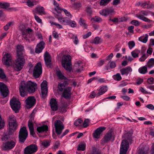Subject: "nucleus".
Instances as JSON below:
<instances>
[{
	"label": "nucleus",
	"mask_w": 154,
	"mask_h": 154,
	"mask_svg": "<svg viewBox=\"0 0 154 154\" xmlns=\"http://www.w3.org/2000/svg\"><path fill=\"white\" fill-rule=\"evenodd\" d=\"M37 88V84L35 82L28 81L26 82L22 81L20 85L19 91L20 96L24 97L26 96L28 91L29 93H33Z\"/></svg>",
	"instance_id": "1"
},
{
	"label": "nucleus",
	"mask_w": 154,
	"mask_h": 154,
	"mask_svg": "<svg viewBox=\"0 0 154 154\" xmlns=\"http://www.w3.org/2000/svg\"><path fill=\"white\" fill-rule=\"evenodd\" d=\"M24 24H20L18 27L19 30L21 32L23 39L27 43H30V40L33 41L35 38H32L33 36V30L30 28L26 29Z\"/></svg>",
	"instance_id": "2"
},
{
	"label": "nucleus",
	"mask_w": 154,
	"mask_h": 154,
	"mask_svg": "<svg viewBox=\"0 0 154 154\" xmlns=\"http://www.w3.org/2000/svg\"><path fill=\"white\" fill-rule=\"evenodd\" d=\"M71 57L69 55H64L61 61L62 66L67 71L70 72L72 68L70 66L71 65Z\"/></svg>",
	"instance_id": "3"
},
{
	"label": "nucleus",
	"mask_w": 154,
	"mask_h": 154,
	"mask_svg": "<svg viewBox=\"0 0 154 154\" xmlns=\"http://www.w3.org/2000/svg\"><path fill=\"white\" fill-rule=\"evenodd\" d=\"M16 142L14 140H10L3 143L1 146V150L8 151L13 149L15 146Z\"/></svg>",
	"instance_id": "4"
},
{
	"label": "nucleus",
	"mask_w": 154,
	"mask_h": 154,
	"mask_svg": "<svg viewBox=\"0 0 154 154\" xmlns=\"http://www.w3.org/2000/svg\"><path fill=\"white\" fill-rule=\"evenodd\" d=\"M25 63V59L23 56H18L14 63V69L17 71H20L23 68Z\"/></svg>",
	"instance_id": "5"
},
{
	"label": "nucleus",
	"mask_w": 154,
	"mask_h": 154,
	"mask_svg": "<svg viewBox=\"0 0 154 154\" xmlns=\"http://www.w3.org/2000/svg\"><path fill=\"white\" fill-rule=\"evenodd\" d=\"M28 135V132L26 127L23 126L20 128L19 132V141L21 143H23Z\"/></svg>",
	"instance_id": "6"
},
{
	"label": "nucleus",
	"mask_w": 154,
	"mask_h": 154,
	"mask_svg": "<svg viewBox=\"0 0 154 154\" xmlns=\"http://www.w3.org/2000/svg\"><path fill=\"white\" fill-rule=\"evenodd\" d=\"M10 104L12 109L15 112H18L20 106V102L16 98L13 97L10 100Z\"/></svg>",
	"instance_id": "7"
},
{
	"label": "nucleus",
	"mask_w": 154,
	"mask_h": 154,
	"mask_svg": "<svg viewBox=\"0 0 154 154\" xmlns=\"http://www.w3.org/2000/svg\"><path fill=\"white\" fill-rule=\"evenodd\" d=\"M129 147L128 141L126 140H123L120 145L119 154H126Z\"/></svg>",
	"instance_id": "8"
},
{
	"label": "nucleus",
	"mask_w": 154,
	"mask_h": 154,
	"mask_svg": "<svg viewBox=\"0 0 154 154\" xmlns=\"http://www.w3.org/2000/svg\"><path fill=\"white\" fill-rule=\"evenodd\" d=\"M54 126L55 132L57 135H60L64 127L63 123L60 120L55 121Z\"/></svg>",
	"instance_id": "9"
},
{
	"label": "nucleus",
	"mask_w": 154,
	"mask_h": 154,
	"mask_svg": "<svg viewBox=\"0 0 154 154\" xmlns=\"http://www.w3.org/2000/svg\"><path fill=\"white\" fill-rule=\"evenodd\" d=\"M37 150L38 146L36 145L31 144L25 148L24 154H33Z\"/></svg>",
	"instance_id": "10"
},
{
	"label": "nucleus",
	"mask_w": 154,
	"mask_h": 154,
	"mask_svg": "<svg viewBox=\"0 0 154 154\" xmlns=\"http://www.w3.org/2000/svg\"><path fill=\"white\" fill-rule=\"evenodd\" d=\"M42 72V67L41 62L38 63L34 68L33 71V76L35 78L38 77Z\"/></svg>",
	"instance_id": "11"
},
{
	"label": "nucleus",
	"mask_w": 154,
	"mask_h": 154,
	"mask_svg": "<svg viewBox=\"0 0 154 154\" xmlns=\"http://www.w3.org/2000/svg\"><path fill=\"white\" fill-rule=\"evenodd\" d=\"M9 125L10 131H14L17 127L16 117L13 115L10 116L9 118Z\"/></svg>",
	"instance_id": "12"
},
{
	"label": "nucleus",
	"mask_w": 154,
	"mask_h": 154,
	"mask_svg": "<svg viewBox=\"0 0 154 154\" xmlns=\"http://www.w3.org/2000/svg\"><path fill=\"white\" fill-rule=\"evenodd\" d=\"M115 139V136L112 131H108L105 135L103 139L101 140L102 144H105L110 141H113Z\"/></svg>",
	"instance_id": "13"
},
{
	"label": "nucleus",
	"mask_w": 154,
	"mask_h": 154,
	"mask_svg": "<svg viewBox=\"0 0 154 154\" xmlns=\"http://www.w3.org/2000/svg\"><path fill=\"white\" fill-rule=\"evenodd\" d=\"M25 102L26 107L29 109L32 107L35 104L36 100L34 97L30 96L27 98Z\"/></svg>",
	"instance_id": "14"
},
{
	"label": "nucleus",
	"mask_w": 154,
	"mask_h": 154,
	"mask_svg": "<svg viewBox=\"0 0 154 154\" xmlns=\"http://www.w3.org/2000/svg\"><path fill=\"white\" fill-rule=\"evenodd\" d=\"M41 93L42 97L43 98L46 97L47 96L48 91L47 87V82L46 80H44L41 84Z\"/></svg>",
	"instance_id": "15"
},
{
	"label": "nucleus",
	"mask_w": 154,
	"mask_h": 154,
	"mask_svg": "<svg viewBox=\"0 0 154 154\" xmlns=\"http://www.w3.org/2000/svg\"><path fill=\"white\" fill-rule=\"evenodd\" d=\"M0 92L4 97H6L8 94V89L6 85L3 82H0Z\"/></svg>",
	"instance_id": "16"
},
{
	"label": "nucleus",
	"mask_w": 154,
	"mask_h": 154,
	"mask_svg": "<svg viewBox=\"0 0 154 154\" xmlns=\"http://www.w3.org/2000/svg\"><path fill=\"white\" fill-rule=\"evenodd\" d=\"M11 55L8 53H5L2 58L3 63L5 65L9 66L11 63Z\"/></svg>",
	"instance_id": "17"
},
{
	"label": "nucleus",
	"mask_w": 154,
	"mask_h": 154,
	"mask_svg": "<svg viewBox=\"0 0 154 154\" xmlns=\"http://www.w3.org/2000/svg\"><path fill=\"white\" fill-rule=\"evenodd\" d=\"M106 129L104 127H101L97 128L93 133V136L95 138H98L100 137L102 133Z\"/></svg>",
	"instance_id": "18"
},
{
	"label": "nucleus",
	"mask_w": 154,
	"mask_h": 154,
	"mask_svg": "<svg viewBox=\"0 0 154 154\" xmlns=\"http://www.w3.org/2000/svg\"><path fill=\"white\" fill-rule=\"evenodd\" d=\"M100 14L105 16L112 15L115 13L114 10L113 9L107 8L101 10L100 11Z\"/></svg>",
	"instance_id": "19"
},
{
	"label": "nucleus",
	"mask_w": 154,
	"mask_h": 154,
	"mask_svg": "<svg viewBox=\"0 0 154 154\" xmlns=\"http://www.w3.org/2000/svg\"><path fill=\"white\" fill-rule=\"evenodd\" d=\"M45 63L48 67H51V56L49 53L46 51L44 56Z\"/></svg>",
	"instance_id": "20"
},
{
	"label": "nucleus",
	"mask_w": 154,
	"mask_h": 154,
	"mask_svg": "<svg viewBox=\"0 0 154 154\" xmlns=\"http://www.w3.org/2000/svg\"><path fill=\"white\" fill-rule=\"evenodd\" d=\"M34 120V118L31 117V119H29L28 122V126L29 129L30 134L34 137L35 132L34 129V123L32 121Z\"/></svg>",
	"instance_id": "21"
},
{
	"label": "nucleus",
	"mask_w": 154,
	"mask_h": 154,
	"mask_svg": "<svg viewBox=\"0 0 154 154\" xmlns=\"http://www.w3.org/2000/svg\"><path fill=\"white\" fill-rule=\"evenodd\" d=\"M45 43L43 41L40 42L38 44L35 48V52L39 54L41 53L45 47Z\"/></svg>",
	"instance_id": "22"
},
{
	"label": "nucleus",
	"mask_w": 154,
	"mask_h": 154,
	"mask_svg": "<svg viewBox=\"0 0 154 154\" xmlns=\"http://www.w3.org/2000/svg\"><path fill=\"white\" fill-rule=\"evenodd\" d=\"M71 88L68 87L64 90L63 93V97L66 99H69L71 97Z\"/></svg>",
	"instance_id": "23"
},
{
	"label": "nucleus",
	"mask_w": 154,
	"mask_h": 154,
	"mask_svg": "<svg viewBox=\"0 0 154 154\" xmlns=\"http://www.w3.org/2000/svg\"><path fill=\"white\" fill-rule=\"evenodd\" d=\"M50 106L52 110L56 111L58 109V104L56 100L54 98L51 99L50 102Z\"/></svg>",
	"instance_id": "24"
},
{
	"label": "nucleus",
	"mask_w": 154,
	"mask_h": 154,
	"mask_svg": "<svg viewBox=\"0 0 154 154\" xmlns=\"http://www.w3.org/2000/svg\"><path fill=\"white\" fill-rule=\"evenodd\" d=\"M132 71V69L130 66H127L120 70V72L122 75H126L127 76Z\"/></svg>",
	"instance_id": "25"
},
{
	"label": "nucleus",
	"mask_w": 154,
	"mask_h": 154,
	"mask_svg": "<svg viewBox=\"0 0 154 154\" xmlns=\"http://www.w3.org/2000/svg\"><path fill=\"white\" fill-rule=\"evenodd\" d=\"M35 10L37 13L40 15H42L45 14L44 8L43 7L40 5L36 7Z\"/></svg>",
	"instance_id": "26"
},
{
	"label": "nucleus",
	"mask_w": 154,
	"mask_h": 154,
	"mask_svg": "<svg viewBox=\"0 0 154 154\" xmlns=\"http://www.w3.org/2000/svg\"><path fill=\"white\" fill-rule=\"evenodd\" d=\"M37 130L39 133L46 131L48 130V127L47 125H43L38 127L37 128Z\"/></svg>",
	"instance_id": "27"
},
{
	"label": "nucleus",
	"mask_w": 154,
	"mask_h": 154,
	"mask_svg": "<svg viewBox=\"0 0 154 154\" xmlns=\"http://www.w3.org/2000/svg\"><path fill=\"white\" fill-rule=\"evenodd\" d=\"M107 87L106 86H100V89L98 90L99 91L98 92V95L100 96L103 94L107 91Z\"/></svg>",
	"instance_id": "28"
},
{
	"label": "nucleus",
	"mask_w": 154,
	"mask_h": 154,
	"mask_svg": "<svg viewBox=\"0 0 154 154\" xmlns=\"http://www.w3.org/2000/svg\"><path fill=\"white\" fill-rule=\"evenodd\" d=\"M17 56H23L22 51L24 49L23 46L21 45H18L17 46Z\"/></svg>",
	"instance_id": "29"
},
{
	"label": "nucleus",
	"mask_w": 154,
	"mask_h": 154,
	"mask_svg": "<svg viewBox=\"0 0 154 154\" xmlns=\"http://www.w3.org/2000/svg\"><path fill=\"white\" fill-rule=\"evenodd\" d=\"M148 12L147 11L142 10L138 14H136V17L139 18L140 16L141 17H143L148 15Z\"/></svg>",
	"instance_id": "30"
},
{
	"label": "nucleus",
	"mask_w": 154,
	"mask_h": 154,
	"mask_svg": "<svg viewBox=\"0 0 154 154\" xmlns=\"http://www.w3.org/2000/svg\"><path fill=\"white\" fill-rule=\"evenodd\" d=\"M138 72L141 74H145L147 72V66H146L140 67L138 70Z\"/></svg>",
	"instance_id": "31"
},
{
	"label": "nucleus",
	"mask_w": 154,
	"mask_h": 154,
	"mask_svg": "<svg viewBox=\"0 0 154 154\" xmlns=\"http://www.w3.org/2000/svg\"><path fill=\"white\" fill-rule=\"evenodd\" d=\"M38 1L34 0H28L26 2L27 5L30 7H32L34 5L38 4Z\"/></svg>",
	"instance_id": "32"
},
{
	"label": "nucleus",
	"mask_w": 154,
	"mask_h": 154,
	"mask_svg": "<svg viewBox=\"0 0 154 154\" xmlns=\"http://www.w3.org/2000/svg\"><path fill=\"white\" fill-rule=\"evenodd\" d=\"M10 6V3L5 2H0V7L2 8L7 9Z\"/></svg>",
	"instance_id": "33"
},
{
	"label": "nucleus",
	"mask_w": 154,
	"mask_h": 154,
	"mask_svg": "<svg viewBox=\"0 0 154 154\" xmlns=\"http://www.w3.org/2000/svg\"><path fill=\"white\" fill-rule=\"evenodd\" d=\"M82 6V4L79 2H77L72 4L71 8L75 9H77Z\"/></svg>",
	"instance_id": "34"
},
{
	"label": "nucleus",
	"mask_w": 154,
	"mask_h": 154,
	"mask_svg": "<svg viewBox=\"0 0 154 154\" xmlns=\"http://www.w3.org/2000/svg\"><path fill=\"white\" fill-rule=\"evenodd\" d=\"M56 74L59 79H66V77L64 75L60 70L59 69L57 70Z\"/></svg>",
	"instance_id": "35"
},
{
	"label": "nucleus",
	"mask_w": 154,
	"mask_h": 154,
	"mask_svg": "<svg viewBox=\"0 0 154 154\" xmlns=\"http://www.w3.org/2000/svg\"><path fill=\"white\" fill-rule=\"evenodd\" d=\"M53 5L54 6V9L57 12H60L62 8L59 7V4L55 1H54Z\"/></svg>",
	"instance_id": "36"
},
{
	"label": "nucleus",
	"mask_w": 154,
	"mask_h": 154,
	"mask_svg": "<svg viewBox=\"0 0 154 154\" xmlns=\"http://www.w3.org/2000/svg\"><path fill=\"white\" fill-rule=\"evenodd\" d=\"M86 144L84 143H80L78 146L77 148L78 150L84 151L85 150L86 147Z\"/></svg>",
	"instance_id": "37"
},
{
	"label": "nucleus",
	"mask_w": 154,
	"mask_h": 154,
	"mask_svg": "<svg viewBox=\"0 0 154 154\" xmlns=\"http://www.w3.org/2000/svg\"><path fill=\"white\" fill-rule=\"evenodd\" d=\"M154 65V58H151L147 62V66L149 68H152Z\"/></svg>",
	"instance_id": "38"
},
{
	"label": "nucleus",
	"mask_w": 154,
	"mask_h": 154,
	"mask_svg": "<svg viewBox=\"0 0 154 154\" xmlns=\"http://www.w3.org/2000/svg\"><path fill=\"white\" fill-rule=\"evenodd\" d=\"M79 23L83 28H87V25L85 21L81 18L80 19Z\"/></svg>",
	"instance_id": "39"
},
{
	"label": "nucleus",
	"mask_w": 154,
	"mask_h": 154,
	"mask_svg": "<svg viewBox=\"0 0 154 154\" xmlns=\"http://www.w3.org/2000/svg\"><path fill=\"white\" fill-rule=\"evenodd\" d=\"M97 90H95L92 91L91 92V94L89 96L91 98H94L95 97H98L100 96L99 95H98V93L97 92Z\"/></svg>",
	"instance_id": "40"
},
{
	"label": "nucleus",
	"mask_w": 154,
	"mask_h": 154,
	"mask_svg": "<svg viewBox=\"0 0 154 154\" xmlns=\"http://www.w3.org/2000/svg\"><path fill=\"white\" fill-rule=\"evenodd\" d=\"M148 35L147 34L145 35V36H141L139 38V40L144 43H146L148 39Z\"/></svg>",
	"instance_id": "41"
},
{
	"label": "nucleus",
	"mask_w": 154,
	"mask_h": 154,
	"mask_svg": "<svg viewBox=\"0 0 154 154\" xmlns=\"http://www.w3.org/2000/svg\"><path fill=\"white\" fill-rule=\"evenodd\" d=\"M140 51L137 49H135L131 52V54L134 58L137 57H139V54Z\"/></svg>",
	"instance_id": "42"
},
{
	"label": "nucleus",
	"mask_w": 154,
	"mask_h": 154,
	"mask_svg": "<svg viewBox=\"0 0 154 154\" xmlns=\"http://www.w3.org/2000/svg\"><path fill=\"white\" fill-rule=\"evenodd\" d=\"M10 138L9 134H4L1 137V140L3 141H6L8 140Z\"/></svg>",
	"instance_id": "43"
},
{
	"label": "nucleus",
	"mask_w": 154,
	"mask_h": 154,
	"mask_svg": "<svg viewBox=\"0 0 154 154\" xmlns=\"http://www.w3.org/2000/svg\"><path fill=\"white\" fill-rule=\"evenodd\" d=\"M113 79L115 80L119 81L122 79V77L119 73H117L113 76Z\"/></svg>",
	"instance_id": "44"
},
{
	"label": "nucleus",
	"mask_w": 154,
	"mask_h": 154,
	"mask_svg": "<svg viewBox=\"0 0 154 154\" xmlns=\"http://www.w3.org/2000/svg\"><path fill=\"white\" fill-rule=\"evenodd\" d=\"M149 149L145 150L144 148L140 149L138 150V154H148Z\"/></svg>",
	"instance_id": "45"
},
{
	"label": "nucleus",
	"mask_w": 154,
	"mask_h": 154,
	"mask_svg": "<svg viewBox=\"0 0 154 154\" xmlns=\"http://www.w3.org/2000/svg\"><path fill=\"white\" fill-rule=\"evenodd\" d=\"M102 40L99 37H96L94 39L93 43L95 44H98L102 42Z\"/></svg>",
	"instance_id": "46"
},
{
	"label": "nucleus",
	"mask_w": 154,
	"mask_h": 154,
	"mask_svg": "<svg viewBox=\"0 0 154 154\" xmlns=\"http://www.w3.org/2000/svg\"><path fill=\"white\" fill-rule=\"evenodd\" d=\"M61 10L60 11H63L66 16L69 17L70 18H72V15L70 13L69 11L64 8H62Z\"/></svg>",
	"instance_id": "47"
},
{
	"label": "nucleus",
	"mask_w": 154,
	"mask_h": 154,
	"mask_svg": "<svg viewBox=\"0 0 154 154\" xmlns=\"http://www.w3.org/2000/svg\"><path fill=\"white\" fill-rule=\"evenodd\" d=\"M125 137L126 139L128 140L130 142L132 140V134L130 133H127L125 135Z\"/></svg>",
	"instance_id": "48"
},
{
	"label": "nucleus",
	"mask_w": 154,
	"mask_h": 154,
	"mask_svg": "<svg viewBox=\"0 0 154 154\" xmlns=\"http://www.w3.org/2000/svg\"><path fill=\"white\" fill-rule=\"evenodd\" d=\"M111 0H101L100 2V5L101 6L106 5Z\"/></svg>",
	"instance_id": "49"
},
{
	"label": "nucleus",
	"mask_w": 154,
	"mask_h": 154,
	"mask_svg": "<svg viewBox=\"0 0 154 154\" xmlns=\"http://www.w3.org/2000/svg\"><path fill=\"white\" fill-rule=\"evenodd\" d=\"M49 22L51 24V25H54L56 26L57 28L59 29H61L63 28V26L61 25L58 23L54 22H53L51 21H50Z\"/></svg>",
	"instance_id": "50"
},
{
	"label": "nucleus",
	"mask_w": 154,
	"mask_h": 154,
	"mask_svg": "<svg viewBox=\"0 0 154 154\" xmlns=\"http://www.w3.org/2000/svg\"><path fill=\"white\" fill-rule=\"evenodd\" d=\"M67 106L68 105L66 102H64L62 103L61 108V111L63 112H66V108L67 107Z\"/></svg>",
	"instance_id": "51"
},
{
	"label": "nucleus",
	"mask_w": 154,
	"mask_h": 154,
	"mask_svg": "<svg viewBox=\"0 0 154 154\" xmlns=\"http://www.w3.org/2000/svg\"><path fill=\"white\" fill-rule=\"evenodd\" d=\"M68 25L73 28L76 27L77 26L76 23L75 21L71 20H70Z\"/></svg>",
	"instance_id": "52"
},
{
	"label": "nucleus",
	"mask_w": 154,
	"mask_h": 154,
	"mask_svg": "<svg viewBox=\"0 0 154 154\" xmlns=\"http://www.w3.org/2000/svg\"><path fill=\"white\" fill-rule=\"evenodd\" d=\"M82 119H79L75 121L74 124L75 126H80L82 123Z\"/></svg>",
	"instance_id": "53"
},
{
	"label": "nucleus",
	"mask_w": 154,
	"mask_h": 154,
	"mask_svg": "<svg viewBox=\"0 0 154 154\" xmlns=\"http://www.w3.org/2000/svg\"><path fill=\"white\" fill-rule=\"evenodd\" d=\"M109 66L112 69H113L116 67V65L114 61H110L109 62Z\"/></svg>",
	"instance_id": "54"
},
{
	"label": "nucleus",
	"mask_w": 154,
	"mask_h": 154,
	"mask_svg": "<svg viewBox=\"0 0 154 154\" xmlns=\"http://www.w3.org/2000/svg\"><path fill=\"white\" fill-rule=\"evenodd\" d=\"M128 45L129 49H131L135 46V43L133 41H129L128 43Z\"/></svg>",
	"instance_id": "55"
},
{
	"label": "nucleus",
	"mask_w": 154,
	"mask_h": 154,
	"mask_svg": "<svg viewBox=\"0 0 154 154\" xmlns=\"http://www.w3.org/2000/svg\"><path fill=\"white\" fill-rule=\"evenodd\" d=\"M5 125V122L2 118L0 115V129L3 128Z\"/></svg>",
	"instance_id": "56"
},
{
	"label": "nucleus",
	"mask_w": 154,
	"mask_h": 154,
	"mask_svg": "<svg viewBox=\"0 0 154 154\" xmlns=\"http://www.w3.org/2000/svg\"><path fill=\"white\" fill-rule=\"evenodd\" d=\"M6 77V76L3 70L0 68V78L2 79H4Z\"/></svg>",
	"instance_id": "57"
},
{
	"label": "nucleus",
	"mask_w": 154,
	"mask_h": 154,
	"mask_svg": "<svg viewBox=\"0 0 154 154\" xmlns=\"http://www.w3.org/2000/svg\"><path fill=\"white\" fill-rule=\"evenodd\" d=\"M65 87L63 84H59L58 86V90L60 91H62Z\"/></svg>",
	"instance_id": "58"
},
{
	"label": "nucleus",
	"mask_w": 154,
	"mask_h": 154,
	"mask_svg": "<svg viewBox=\"0 0 154 154\" xmlns=\"http://www.w3.org/2000/svg\"><path fill=\"white\" fill-rule=\"evenodd\" d=\"M139 17L138 19L142 20L145 22H149L151 21L150 19H149L148 18L145 17Z\"/></svg>",
	"instance_id": "59"
},
{
	"label": "nucleus",
	"mask_w": 154,
	"mask_h": 154,
	"mask_svg": "<svg viewBox=\"0 0 154 154\" xmlns=\"http://www.w3.org/2000/svg\"><path fill=\"white\" fill-rule=\"evenodd\" d=\"M131 23L136 26H138L140 25V22L137 20H132L131 22Z\"/></svg>",
	"instance_id": "60"
},
{
	"label": "nucleus",
	"mask_w": 154,
	"mask_h": 154,
	"mask_svg": "<svg viewBox=\"0 0 154 154\" xmlns=\"http://www.w3.org/2000/svg\"><path fill=\"white\" fill-rule=\"evenodd\" d=\"M89 120L88 119H86L85 120L83 123V125L84 128L87 127L89 125Z\"/></svg>",
	"instance_id": "61"
},
{
	"label": "nucleus",
	"mask_w": 154,
	"mask_h": 154,
	"mask_svg": "<svg viewBox=\"0 0 154 154\" xmlns=\"http://www.w3.org/2000/svg\"><path fill=\"white\" fill-rule=\"evenodd\" d=\"M139 3L140 5H141V7L143 8H148L149 4L147 3L146 2H145L142 4H141L140 2H139Z\"/></svg>",
	"instance_id": "62"
},
{
	"label": "nucleus",
	"mask_w": 154,
	"mask_h": 154,
	"mask_svg": "<svg viewBox=\"0 0 154 154\" xmlns=\"http://www.w3.org/2000/svg\"><path fill=\"white\" fill-rule=\"evenodd\" d=\"M147 56L145 54H143L142 56L139 58V60L141 62H143L145 61V60L146 59Z\"/></svg>",
	"instance_id": "63"
},
{
	"label": "nucleus",
	"mask_w": 154,
	"mask_h": 154,
	"mask_svg": "<svg viewBox=\"0 0 154 154\" xmlns=\"http://www.w3.org/2000/svg\"><path fill=\"white\" fill-rule=\"evenodd\" d=\"M34 17L36 21L38 23H42V20L38 16L34 15Z\"/></svg>",
	"instance_id": "64"
}]
</instances>
